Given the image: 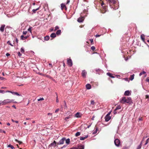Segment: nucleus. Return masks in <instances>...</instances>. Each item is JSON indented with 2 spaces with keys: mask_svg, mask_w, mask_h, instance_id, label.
<instances>
[{
  "mask_svg": "<svg viewBox=\"0 0 149 149\" xmlns=\"http://www.w3.org/2000/svg\"><path fill=\"white\" fill-rule=\"evenodd\" d=\"M18 55L19 56H22V54L20 52H19L18 53Z\"/></svg>",
  "mask_w": 149,
  "mask_h": 149,
  "instance_id": "bf43d9fd",
  "label": "nucleus"
},
{
  "mask_svg": "<svg viewBox=\"0 0 149 149\" xmlns=\"http://www.w3.org/2000/svg\"><path fill=\"white\" fill-rule=\"evenodd\" d=\"M97 127L95 128V131L93 133V134H96L97 131Z\"/></svg>",
  "mask_w": 149,
  "mask_h": 149,
  "instance_id": "72a5a7b5",
  "label": "nucleus"
},
{
  "mask_svg": "<svg viewBox=\"0 0 149 149\" xmlns=\"http://www.w3.org/2000/svg\"><path fill=\"white\" fill-rule=\"evenodd\" d=\"M67 64H68V65H72V62L71 59L70 58H68L67 59Z\"/></svg>",
  "mask_w": 149,
  "mask_h": 149,
  "instance_id": "6e6552de",
  "label": "nucleus"
},
{
  "mask_svg": "<svg viewBox=\"0 0 149 149\" xmlns=\"http://www.w3.org/2000/svg\"><path fill=\"white\" fill-rule=\"evenodd\" d=\"M105 118V121L106 122H108L111 119V117L110 116H106Z\"/></svg>",
  "mask_w": 149,
  "mask_h": 149,
  "instance_id": "2eb2a0df",
  "label": "nucleus"
},
{
  "mask_svg": "<svg viewBox=\"0 0 149 149\" xmlns=\"http://www.w3.org/2000/svg\"><path fill=\"white\" fill-rule=\"evenodd\" d=\"M7 43L8 44V45H10L12 46H13V45L10 43V41H8L7 42Z\"/></svg>",
  "mask_w": 149,
  "mask_h": 149,
  "instance_id": "e433bc0d",
  "label": "nucleus"
},
{
  "mask_svg": "<svg viewBox=\"0 0 149 149\" xmlns=\"http://www.w3.org/2000/svg\"><path fill=\"white\" fill-rule=\"evenodd\" d=\"M56 144L57 142L55 141H54L53 142L49 144V147H51L53 146L54 148H55L56 146Z\"/></svg>",
  "mask_w": 149,
  "mask_h": 149,
  "instance_id": "0eeeda50",
  "label": "nucleus"
},
{
  "mask_svg": "<svg viewBox=\"0 0 149 149\" xmlns=\"http://www.w3.org/2000/svg\"><path fill=\"white\" fill-rule=\"evenodd\" d=\"M4 78L2 77H0V79L1 80H3L4 79Z\"/></svg>",
  "mask_w": 149,
  "mask_h": 149,
  "instance_id": "0e129e2a",
  "label": "nucleus"
},
{
  "mask_svg": "<svg viewBox=\"0 0 149 149\" xmlns=\"http://www.w3.org/2000/svg\"><path fill=\"white\" fill-rule=\"evenodd\" d=\"M61 33V30H58L56 32V34L57 35H60Z\"/></svg>",
  "mask_w": 149,
  "mask_h": 149,
  "instance_id": "c85d7f7f",
  "label": "nucleus"
},
{
  "mask_svg": "<svg viewBox=\"0 0 149 149\" xmlns=\"http://www.w3.org/2000/svg\"><path fill=\"white\" fill-rule=\"evenodd\" d=\"M61 7L62 9L66 8V6L65 4L62 3L61 4Z\"/></svg>",
  "mask_w": 149,
  "mask_h": 149,
  "instance_id": "cd10ccee",
  "label": "nucleus"
},
{
  "mask_svg": "<svg viewBox=\"0 0 149 149\" xmlns=\"http://www.w3.org/2000/svg\"><path fill=\"white\" fill-rule=\"evenodd\" d=\"M84 19V17H81L78 19L77 21L79 22H82L83 21Z\"/></svg>",
  "mask_w": 149,
  "mask_h": 149,
  "instance_id": "9d476101",
  "label": "nucleus"
},
{
  "mask_svg": "<svg viewBox=\"0 0 149 149\" xmlns=\"http://www.w3.org/2000/svg\"><path fill=\"white\" fill-rule=\"evenodd\" d=\"M106 7L103 6L102 7V9L101 10V13H104L106 11Z\"/></svg>",
  "mask_w": 149,
  "mask_h": 149,
  "instance_id": "1a4fd4ad",
  "label": "nucleus"
},
{
  "mask_svg": "<svg viewBox=\"0 0 149 149\" xmlns=\"http://www.w3.org/2000/svg\"><path fill=\"white\" fill-rule=\"evenodd\" d=\"M14 101V100L13 99L10 100L9 99H7L3 101H2V105H4L6 104L10 103Z\"/></svg>",
  "mask_w": 149,
  "mask_h": 149,
  "instance_id": "20e7f679",
  "label": "nucleus"
},
{
  "mask_svg": "<svg viewBox=\"0 0 149 149\" xmlns=\"http://www.w3.org/2000/svg\"><path fill=\"white\" fill-rule=\"evenodd\" d=\"M67 146V145H64L63 147H61V148L62 149H63V148H65Z\"/></svg>",
  "mask_w": 149,
  "mask_h": 149,
  "instance_id": "603ef678",
  "label": "nucleus"
},
{
  "mask_svg": "<svg viewBox=\"0 0 149 149\" xmlns=\"http://www.w3.org/2000/svg\"><path fill=\"white\" fill-rule=\"evenodd\" d=\"M120 102L124 104L127 103L130 104L132 103V98L130 97H123Z\"/></svg>",
  "mask_w": 149,
  "mask_h": 149,
  "instance_id": "f03ea898",
  "label": "nucleus"
},
{
  "mask_svg": "<svg viewBox=\"0 0 149 149\" xmlns=\"http://www.w3.org/2000/svg\"><path fill=\"white\" fill-rule=\"evenodd\" d=\"M86 72L85 70L82 71L81 73L82 77H85L86 76Z\"/></svg>",
  "mask_w": 149,
  "mask_h": 149,
  "instance_id": "dca6fc26",
  "label": "nucleus"
},
{
  "mask_svg": "<svg viewBox=\"0 0 149 149\" xmlns=\"http://www.w3.org/2000/svg\"><path fill=\"white\" fill-rule=\"evenodd\" d=\"M72 114H70V115H69V116L67 117H66V118H65L64 119V120L65 121H68V120L70 118H72Z\"/></svg>",
  "mask_w": 149,
  "mask_h": 149,
  "instance_id": "4468645a",
  "label": "nucleus"
},
{
  "mask_svg": "<svg viewBox=\"0 0 149 149\" xmlns=\"http://www.w3.org/2000/svg\"><path fill=\"white\" fill-rule=\"evenodd\" d=\"M36 66V69L33 70L35 71H36V72L37 73V70H38V71H41L42 70V69L41 68H39L38 67H37V66Z\"/></svg>",
  "mask_w": 149,
  "mask_h": 149,
  "instance_id": "412c9836",
  "label": "nucleus"
},
{
  "mask_svg": "<svg viewBox=\"0 0 149 149\" xmlns=\"http://www.w3.org/2000/svg\"><path fill=\"white\" fill-rule=\"evenodd\" d=\"M108 3L110 7L116 10L118 8V4L115 0H108Z\"/></svg>",
  "mask_w": 149,
  "mask_h": 149,
  "instance_id": "f257e3e1",
  "label": "nucleus"
},
{
  "mask_svg": "<svg viewBox=\"0 0 149 149\" xmlns=\"http://www.w3.org/2000/svg\"><path fill=\"white\" fill-rule=\"evenodd\" d=\"M32 27H30L29 29H28V30L29 31V32H30L31 33V30H32Z\"/></svg>",
  "mask_w": 149,
  "mask_h": 149,
  "instance_id": "4c0bfd02",
  "label": "nucleus"
},
{
  "mask_svg": "<svg viewBox=\"0 0 149 149\" xmlns=\"http://www.w3.org/2000/svg\"><path fill=\"white\" fill-rule=\"evenodd\" d=\"M65 143H66L68 145L69 144L70 142V139H65Z\"/></svg>",
  "mask_w": 149,
  "mask_h": 149,
  "instance_id": "5701e85b",
  "label": "nucleus"
},
{
  "mask_svg": "<svg viewBox=\"0 0 149 149\" xmlns=\"http://www.w3.org/2000/svg\"><path fill=\"white\" fill-rule=\"evenodd\" d=\"M93 72L99 74H101L104 72L100 68L95 69L93 70Z\"/></svg>",
  "mask_w": 149,
  "mask_h": 149,
  "instance_id": "7ed1b4c3",
  "label": "nucleus"
},
{
  "mask_svg": "<svg viewBox=\"0 0 149 149\" xmlns=\"http://www.w3.org/2000/svg\"><path fill=\"white\" fill-rule=\"evenodd\" d=\"M101 35H99V34H97L95 36H96V37H100V36Z\"/></svg>",
  "mask_w": 149,
  "mask_h": 149,
  "instance_id": "69168bd1",
  "label": "nucleus"
},
{
  "mask_svg": "<svg viewBox=\"0 0 149 149\" xmlns=\"http://www.w3.org/2000/svg\"><path fill=\"white\" fill-rule=\"evenodd\" d=\"M0 132H3L4 133H6V132L5 131L2 130L1 129H0Z\"/></svg>",
  "mask_w": 149,
  "mask_h": 149,
  "instance_id": "de8ad7c7",
  "label": "nucleus"
},
{
  "mask_svg": "<svg viewBox=\"0 0 149 149\" xmlns=\"http://www.w3.org/2000/svg\"><path fill=\"white\" fill-rule=\"evenodd\" d=\"M59 29V27L58 26H56L55 27V29L54 30V31H55L56 30L58 29Z\"/></svg>",
  "mask_w": 149,
  "mask_h": 149,
  "instance_id": "49530a36",
  "label": "nucleus"
},
{
  "mask_svg": "<svg viewBox=\"0 0 149 149\" xmlns=\"http://www.w3.org/2000/svg\"><path fill=\"white\" fill-rule=\"evenodd\" d=\"M59 110V109H57L55 111V113H56Z\"/></svg>",
  "mask_w": 149,
  "mask_h": 149,
  "instance_id": "338daca9",
  "label": "nucleus"
},
{
  "mask_svg": "<svg viewBox=\"0 0 149 149\" xmlns=\"http://www.w3.org/2000/svg\"><path fill=\"white\" fill-rule=\"evenodd\" d=\"M131 94L130 92L129 91L127 90L125 91L124 95L125 96H129Z\"/></svg>",
  "mask_w": 149,
  "mask_h": 149,
  "instance_id": "ddd939ff",
  "label": "nucleus"
},
{
  "mask_svg": "<svg viewBox=\"0 0 149 149\" xmlns=\"http://www.w3.org/2000/svg\"><path fill=\"white\" fill-rule=\"evenodd\" d=\"M21 52L22 53H24V49L22 48H21Z\"/></svg>",
  "mask_w": 149,
  "mask_h": 149,
  "instance_id": "3c124183",
  "label": "nucleus"
},
{
  "mask_svg": "<svg viewBox=\"0 0 149 149\" xmlns=\"http://www.w3.org/2000/svg\"><path fill=\"white\" fill-rule=\"evenodd\" d=\"M146 81L148 82H149V77H148L146 79Z\"/></svg>",
  "mask_w": 149,
  "mask_h": 149,
  "instance_id": "4d7b16f0",
  "label": "nucleus"
},
{
  "mask_svg": "<svg viewBox=\"0 0 149 149\" xmlns=\"http://www.w3.org/2000/svg\"><path fill=\"white\" fill-rule=\"evenodd\" d=\"M65 140V138H63L61 139L59 141L58 143V145H61L63 144L64 143V141Z\"/></svg>",
  "mask_w": 149,
  "mask_h": 149,
  "instance_id": "423d86ee",
  "label": "nucleus"
},
{
  "mask_svg": "<svg viewBox=\"0 0 149 149\" xmlns=\"http://www.w3.org/2000/svg\"><path fill=\"white\" fill-rule=\"evenodd\" d=\"M27 33V31H23V34L24 35H26V34Z\"/></svg>",
  "mask_w": 149,
  "mask_h": 149,
  "instance_id": "6e6d98bb",
  "label": "nucleus"
},
{
  "mask_svg": "<svg viewBox=\"0 0 149 149\" xmlns=\"http://www.w3.org/2000/svg\"><path fill=\"white\" fill-rule=\"evenodd\" d=\"M15 92H15L12 91V92H11V93L13 95H15Z\"/></svg>",
  "mask_w": 149,
  "mask_h": 149,
  "instance_id": "e2e57ef3",
  "label": "nucleus"
},
{
  "mask_svg": "<svg viewBox=\"0 0 149 149\" xmlns=\"http://www.w3.org/2000/svg\"><path fill=\"white\" fill-rule=\"evenodd\" d=\"M114 142L115 145L116 146L118 147L119 146L120 142L119 140L118 139H116L114 140Z\"/></svg>",
  "mask_w": 149,
  "mask_h": 149,
  "instance_id": "39448f33",
  "label": "nucleus"
},
{
  "mask_svg": "<svg viewBox=\"0 0 149 149\" xmlns=\"http://www.w3.org/2000/svg\"><path fill=\"white\" fill-rule=\"evenodd\" d=\"M12 122H15L16 123H18V121H17V120H14L13 119H12Z\"/></svg>",
  "mask_w": 149,
  "mask_h": 149,
  "instance_id": "8fccbe9b",
  "label": "nucleus"
},
{
  "mask_svg": "<svg viewBox=\"0 0 149 149\" xmlns=\"http://www.w3.org/2000/svg\"><path fill=\"white\" fill-rule=\"evenodd\" d=\"M121 109V107L120 106V105H118L116 108V110H118V109Z\"/></svg>",
  "mask_w": 149,
  "mask_h": 149,
  "instance_id": "2f4dec72",
  "label": "nucleus"
},
{
  "mask_svg": "<svg viewBox=\"0 0 149 149\" xmlns=\"http://www.w3.org/2000/svg\"><path fill=\"white\" fill-rule=\"evenodd\" d=\"M39 9V8H37V9H33V12H34V13H35V12L36 11H37Z\"/></svg>",
  "mask_w": 149,
  "mask_h": 149,
  "instance_id": "79ce46f5",
  "label": "nucleus"
},
{
  "mask_svg": "<svg viewBox=\"0 0 149 149\" xmlns=\"http://www.w3.org/2000/svg\"><path fill=\"white\" fill-rule=\"evenodd\" d=\"M91 104L93 105H94L95 104V102L94 100H91Z\"/></svg>",
  "mask_w": 149,
  "mask_h": 149,
  "instance_id": "c03bdc74",
  "label": "nucleus"
},
{
  "mask_svg": "<svg viewBox=\"0 0 149 149\" xmlns=\"http://www.w3.org/2000/svg\"><path fill=\"white\" fill-rule=\"evenodd\" d=\"M81 134V133L80 132H77L75 134L76 136H79Z\"/></svg>",
  "mask_w": 149,
  "mask_h": 149,
  "instance_id": "c756f323",
  "label": "nucleus"
},
{
  "mask_svg": "<svg viewBox=\"0 0 149 149\" xmlns=\"http://www.w3.org/2000/svg\"><path fill=\"white\" fill-rule=\"evenodd\" d=\"M146 72L143 71L142 72H141L139 74V76H141L142 74H145L146 73Z\"/></svg>",
  "mask_w": 149,
  "mask_h": 149,
  "instance_id": "473e14b6",
  "label": "nucleus"
},
{
  "mask_svg": "<svg viewBox=\"0 0 149 149\" xmlns=\"http://www.w3.org/2000/svg\"><path fill=\"white\" fill-rule=\"evenodd\" d=\"M107 75L111 78H115V77L112 74L110 73H109V72L107 73Z\"/></svg>",
  "mask_w": 149,
  "mask_h": 149,
  "instance_id": "a211bd4d",
  "label": "nucleus"
},
{
  "mask_svg": "<svg viewBox=\"0 0 149 149\" xmlns=\"http://www.w3.org/2000/svg\"><path fill=\"white\" fill-rule=\"evenodd\" d=\"M56 34L54 33H52L50 35V37L52 38H54L56 37Z\"/></svg>",
  "mask_w": 149,
  "mask_h": 149,
  "instance_id": "b1692460",
  "label": "nucleus"
},
{
  "mask_svg": "<svg viewBox=\"0 0 149 149\" xmlns=\"http://www.w3.org/2000/svg\"><path fill=\"white\" fill-rule=\"evenodd\" d=\"M117 110H116V109L113 111V112L114 114H115L117 113Z\"/></svg>",
  "mask_w": 149,
  "mask_h": 149,
  "instance_id": "37998d69",
  "label": "nucleus"
},
{
  "mask_svg": "<svg viewBox=\"0 0 149 149\" xmlns=\"http://www.w3.org/2000/svg\"><path fill=\"white\" fill-rule=\"evenodd\" d=\"M56 102H57V103L59 101H58V97L57 96L56 97Z\"/></svg>",
  "mask_w": 149,
  "mask_h": 149,
  "instance_id": "864d4df0",
  "label": "nucleus"
},
{
  "mask_svg": "<svg viewBox=\"0 0 149 149\" xmlns=\"http://www.w3.org/2000/svg\"><path fill=\"white\" fill-rule=\"evenodd\" d=\"M44 100V99L42 97V98H40V99H38V101H39L40 100Z\"/></svg>",
  "mask_w": 149,
  "mask_h": 149,
  "instance_id": "09e8293b",
  "label": "nucleus"
},
{
  "mask_svg": "<svg viewBox=\"0 0 149 149\" xmlns=\"http://www.w3.org/2000/svg\"><path fill=\"white\" fill-rule=\"evenodd\" d=\"M49 37L48 36H46L44 38L45 40H47V41L48 40H49Z\"/></svg>",
  "mask_w": 149,
  "mask_h": 149,
  "instance_id": "7c9ffc66",
  "label": "nucleus"
},
{
  "mask_svg": "<svg viewBox=\"0 0 149 149\" xmlns=\"http://www.w3.org/2000/svg\"><path fill=\"white\" fill-rule=\"evenodd\" d=\"M88 136V135H87L86 136L84 137H80V139L81 140H84L86 139L87 138Z\"/></svg>",
  "mask_w": 149,
  "mask_h": 149,
  "instance_id": "6ab92c4d",
  "label": "nucleus"
},
{
  "mask_svg": "<svg viewBox=\"0 0 149 149\" xmlns=\"http://www.w3.org/2000/svg\"><path fill=\"white\" fill-rule=\"evenodd\" d=\"M91 49L93 51H94L95 49V48L94 46H93L91 47Z\"/></svg>",
  "mask_w": 149,
  "mask_h": 149,
  "instance_id": "a18cd8bd",
  "label": "nucleus"
},
{
  "mask_svg": "<svg viewBox=\"0 0 149 149\" xmlns=\"http://www.w3.org/2000/svg\"><path fill=\"white\" fill-rule=\"evenodd\" d=\"M141 147V143L138 146L137 149H140Z\"/></svg>",
  "mask_w": 149,
  "mask_h": 149,
  "instance_id": "c9c22d12",
  "label": "nucleus"
},
{
  "mask_svg": "<svg viewBox=\"0 0 149 149\" xmlns=\"http://www.w3.org/2000/svg\"><path fill=\"white\" fill-rule=\"evenodd\" d=\"M77 149H84V146L82 144H81L79 146L78 148H77Z\"/></svg>",
  "mask_w": 149,
  "mask_h": 149,
  "instance_id": "aec40b11",
  "label": "nucleus"
},
{
  "mask_svg": "<svg viewBox=\"0 0 149 149\" xmlns=\"http://www.w3.org/2000/svg\"><path fill=\"white\" fill-rule=\"evenodd\" d=\"M81 114L80 112H78L75 114L74 117L78 118L81 117Z\"/></svg>",
  "mask_w": 149,
  "mask_h": 149,
  "instance_id": "9b49d317",
  "label": "nucleus"
},
{
  "mask_svg": "<svg viewBox=\"0 0 149 149\" xmlns=\"http://www.w3.org/2000/svg\"><path fill=\"white\" fill-rule=\"evenodd\" d=\"M27 36H25L24 37L23 35H22L21 36V39L23 40L24 39H26L27 38Z\"/></svg>",
  "mask_w": 149,
  "mask_h": 149,
  "instance_id": "393cba45",
  "label": "nucleus"
},
{
  "mask_svg": "<svg viewBox=\"0 0 149 149\" xmlns=\"http://www.w3.org/2000/svg\"><path fill=\"white\" fill-rule=\"evenodd\" d=\"M64 108L65 109V108H67V106H66V102L65 101H64Z\"/></svg>",
  "mask_w": 149,
  "mask_h": 149,
  "instance_id": "ea45409f",
  "label": "nucleus"
},
{
  "mask_svg": "<svg viewBox=\"0 0 149 149\" xmlns=\"http://www.w3.org/2000/svg\"><path fill=\"white\" fill-rule=\"evenodd\" d=\"M70 149H77V148L76 147L71 148Z\"/></svg>",
  "mask_w": 149,
  "mask_h": 149,
  "instance_id": "774afa93",
  "label": "nucleus"
},
{
  "mask_svg": "<svg viewBox=\"0 0 149 149\" xmlns=\"http://www.w3.org/2000/svg\"><path fill=\"white\" fill-rule=\"evenodd\" d=\"M5 27V25L4 24H3L1 25L0 28V31L1 32H3L4 31V29Z\"/></svg>",
  "mask_w": 149,
  "mask_h": 149,
  "instance_id": "f8f14e48",
  "label": "nucleus"
},
{
  "mask_svg": "<svg viewBox=\"0 0 149 149\" xmlns=\"http://www.w3.org/2000/svg\"><path fill=\"white\" fill-rule=\"evenodd\" d=\"M5 93V91L3 90H0V93H2L3 94Z\"/></svg>",
  "mask_w": 149,
  "mask_h": 149,
  "instance_id": "58836bf2",
  "label": "nucleus"
},
{
  "mask_svg": "<svg viewBox=\"0 0 149 149\" xmlns=\"http://www.w3.org/2000/svg\"><path fill=\"white\" fill-rule=\"evenodd\" d=\"M90 41H91V43H92L93 42V39H90Z\"/></svg>",
  "mask_w": 149,
  "mask_h": 149,
  "instance_id": "052dcab7",
  "label": "nucleus"
},
{
  "mask_svg": "<svg viewBox=\"0 0 149 149\" xmlns=\"http://www.w3.org/2000/svg\"><path fill=\"white\" fill-rule=\"evenodd\" d=\"M111 114V112H109L107 114L106 116H109L110 115V114Z\"/></svg>",
  "mask_w": 149,
  "mask_h": 149,
  "instance_id": "680f3d73",
  "label": "nucleus"
},
{
  "mask_svg": "<svg viewBox=\"0 0 149 149\" xmlns=\"http://www.w3.org/2000/svg\"><path fill=\"white\" fill-rule=\"evenodd\" d=\"M146 98L147 99H148L149 100V95H147L146 96Z\"/></svg>",
  "mask_w": 149,
  "mask_h": 149,
  "instance_id": "13d9d810",
  "label": "nucleus"
},
{
  "mask_svg": "<svg viewBox=\"0 0 149 149\" xmlns=\"http://www.w3.org/2000/svg\"><path fill=\"white\" fill-rule=\"evenodd\" d=\"M8 147L11 148L12 149H15L14 147L11 144H9L8 146Z\"/></svg>",
  "mask_w": 149,
  "mask_h": 149,
  "instance_id": "bb28decb",
  "label": "nucleus"
},
{
  "mask_svg": "<svg viewBox=\"0 0 149 149\" xmlns=\"http://www.w3.org/2000/svg\"><path fill=\"white\" fill-rule=\"evenodd\" d=\"M134 74H132L131 75L130 77V79L131 81H132L134 78Z\"/></svg>",
  "mask_w": 149,
  "mask_h": 149,
  "instance_id": "4be33fe9",
  "label": "nucleus"
},
{
  "mask_svg": "<svg viewBox=\"0 0 149 149\" xmlns=\"http://www.w3.org/2000/svg\"><path fill=\"white\" fill-rule=\"evenodd\" d=\"M86 88L87 89H91V85L89 84H88L86 85Z\"/></svg>",
  "mask_w": 149,
  "mask_h": 149,
  "instance_id": "f3484780",
  "label": "nucleus"
},
{
  "mask_svg": "<svg viewBox=\"0 0 149 149\" xmlns=\"http://www.w3.org/2000/svg\"><path fill=\"white\" fill-rule=\"evenodd\" d=\"M15 95H17L18 96H20V95L17 92H15Z\"/></svg>",
  "mask_w": 149,
  "mask_h": 149,
  "instance_id": "5fc2aeb1",
  "label": "nucleus"
},
{
  "mask_svg": "<svg viewBox=\"0 0 149 149\" xmlns=\"http://www.w3.org/2000/svg\"><path fill=\"white\" fill-rule=\"evenodd\" d=\"M15 141L16 142H18V143H19V144H21L22 143V142L21 141H18V140H17V139H15Z\"/></svg>",
  "mask_w": 149,
  "mask_h": 149,
  "instance_id": "f704fd0d",
  "label": "nucleus"
},
{
  "mask_svg": "<svg viewBox=\"0 0 149 149\" xmlns=\"http://www.w3.org/2000/svg\"><path fill=\"white\" fill-rule=\"evenodd\" d=\"M149 142V138H148V139H147V140H146V143H145V145H146Z\"/></svg>",
  "mask_w": 149,
  "mask_h": 149,
  "instance_id": "a19ab883",
  "label": "nucleus"
},
{
  "mask_svg": "<svg viewBox=\"0 0 149 149\" xmlns=\"http://www.w3.org/2000/svg\"><path fill=\"white\" fill-rule=\"evenodd\" d=\"M145 36L144 34H142L141 36V39L143 40V41H144L145 40Z\"/></svg>",
  "mask_w": 149,
  "mask_h": 149,
  "instance_id": "a878e982",
  "label": "nucleus"
}]
</instances>
